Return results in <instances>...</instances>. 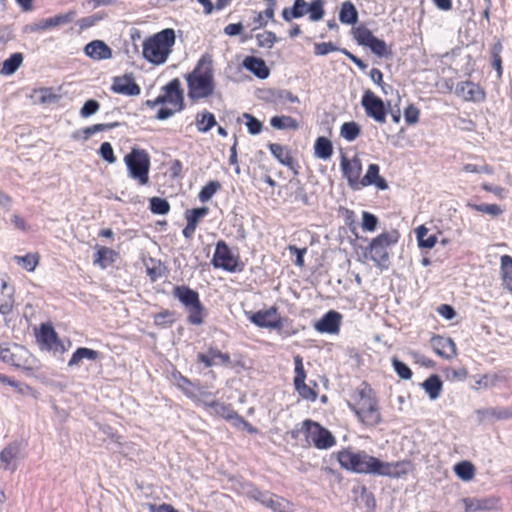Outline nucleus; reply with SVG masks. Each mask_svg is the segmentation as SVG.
I'll return each instance as SVG.
<instances>
[{
    "mask_svg": "<svg viewBox=\"0 0 512 512\" xmlns=\"http://www.w3.org/2000/svg\"><path fill=\"white\" fill-rule=\"evenodd\" d=\"M338 461L342 468L360 474H373L397 477L398 464L382 462L364 451L352 452L343 450L338 453Z\"/></svg>",
    "mask_w": 512,
    "mask_h": 512,
    "instance_id": "1",
    "label": "nucleus"
},
{
    "mask_svg": "<svg viewBox=\"0 0 512 512\" xmlns=\"http://www.w3.org/2000/svg\"><path fill=\"white\" fill-rule=\"evenodd\" d=\"M188 97L196 102L213 95L215 82L213 61L210 55H203L192 72L186 75Z\"/></svg>",
    "mask_w": 512,
    "mask_h": 512,
    "instance_id": "2",
    "label": "nucleus"
},
{
    "mask_svg": "<svg viewBox=\"0 0 512 512\" xmlns=\"http://www.w3.org/2000/svg\"><path fill=\"white\" fill-rule=\"evenodd\" d=\"M351 399L349 407L364 425L374 427L382 421L378 401L370 387L365 385L355 391Z\"/></svg>",
    "mask_w": 512,
    "mask_h": 512,
    "instance_id": "3",
    "label": "nucleus"
},
{
    "mask_svg": "<svg viewBox=\"0 0 512 512\" xmlns=\"http://www.w3.org/2000/svg\"><path fill=\"white\" fill-rule=\"evenodd\" d=\"M175 32L163 29L143 43V57L150 63L160 65L166 62L175 44Z\"/></svg>",
    "mask_w": 512,
    "mask_h": 512,
    "instance_id": "4",
    "label": "nucleus"
},
{
    "mask_svg": "<svg viewBox=\"0 0 512 512\" xmlns=\"http://www.w3.org/2000/svg\"><path fill=\"white\" fill-rule=\"evenodd\" d=\"M398 240V231L391 230L389 232L381 233L371 241L368 248V255L377 267L381 269L388 268L389 248L396 244Z\"/></svg>",
    "mask_w": 512,
    "mask_h": 512,
    "instance_id": "5",
    "label": "nucleus"
},
{
    "mask_svg": "<svg viewBox=\"0 0 512 512\" xmlns=\"http://www.w3.org/2000/svg\"><path fill=\"white\" fill-rule=\"evenodd\" d=\"M124 162L128 169V175L131 178L137 180L140 185L148 184L150 157L145 150L133 148L124 157Z\"/></svg>",
    "mask_w": 512,
    "mask_h": 512,
    "instance_id": "6",
    "label": "nucleus"
},
{
    "mask_svg": "<svg viewBox=\"0 0 512 512\" xmlns=\"http://www.w3.org/2000/svg\"><path fill=\"white\" fill-rule=\"evenodd\" d=\"M163 96L166 98L168 104L173 108L161 107L156 114V119L166 120L173 116L176 112L184 109V96L181 88V82L178 78L171 80L163 88Z\"/></svg>",
    "mask_w": 512,
    "mask_h": 512,
    "instance_id": "7",
    "label": "nucleus"
},
{
    "mask_svg": "<svg viewBox=\"0 0 512 512\" xmlns=\"http://www.w3.org/2000/svg\"><path fill=\"white\" fill-rule=\"evenodd\" d=\"M301 431L305 433L307 441L312 443L317 449H329L336 444L333 434L313 420L307 419L303 421Z\"/></svg>",
    "mask_w": 512,
    "mask_h": 512,
    "instance_id": "8",
    "label": "nucleus"
},
{
    "mask_svg": "<svg viewBox=\"0 0 512 512\" xmlns=\"http://www.w3.org/2000/svg\"><path fill=\"white\" fill-rule=\"evenodd\" d=\"M353 35L359 45L369 47L377 56L383 57L388 54L385 41L375 37L367 27H356L353 30Z\"/></svg>",
    "mask_w": 512,
    "mask_h": 512,
    "instance_id": "9",
    "label": "nucleus"
},
{
    "mask_svg": "<svg viewBox=\"0 0 512 512\" xmlns=\"http://www.w3.org/2000/svg\"><path fill=\"white\" fill-rule=\"evenodd\" d=\"M361 105L368 117L374 119L378 123H385L387 110L384 102L372 91L367 90L364 92Z\"/></svg>",
    "mask_w": 512,
    "mask_h": 512,
    "instance_id": "10",
    "label": "nucleus"
},
{
    "mask_svg": "<svg viewBox=\"0 0 512 512\" xmlns=\"http://www.w3.org/2000/svg\"><path fill=\"white\" fill-rule=\"evenodd\" d=\"M212 264L215 268H222L229 272H235L238 270V256L231 252L230 248L224 241H219L216 244Z\"/></svg>",
    "mask_w": 512,
    "mask_h": 512,
    "instance_id": "11",
    "label": "nucleus"
},
{
    "mask_svg": "<svg viewBox=\"0 0 512 512\" xmlns=\"http://www.w3.org/2000/svg\"><path fill=\"white\" fill-rule=\"evenodd\" d=\"M294 386L299 395L306 400L314 401L317 398V393L314 389L310 388L306 383V372L303 365V358L300 355L294 356Z\"/></svg>",
    "mask_w": 512,
    "mask_h": 512,
    "instance_id": "12",
    "label": "nucleus"
},
{
    "mask_svg": "<svg viewBox=\"0 0 512 512\" xmlns=\"http://www.w3.org/2000/svg\"><path fill=\"white\" fill-rule=\"evenodd\" d=\"M111 90L125 96H138L141 93L140 86L135 82L132 74L114 77Z\"/></svg>",
    "mask_w": 512,
    "mask_h": 512,
    "instance_id": "13",
    "label": "nucleus"
},
{
    "mask_svg": "<svg viewBox=\"0 0 512 512\" xmlns=\"http://www.w3.org/2000/svg\"><path fill=\"white\" fill-rule=\"evenodd\" d=\"M341 168L343 176L347 179L349 186L354 190L359 189L361 187L360 174L362 171L360 161L357 158L350 161L345 156H342Z\"/></svg>",
    "mask_w": 512,
    "mask_h": 512,
    "instance_id": "14",
    "label": "nucleus"
},
{
    "mask_svg": "<svg viewBox=\"0 0 512 512\" xmlns=\"http://www.w3.org/2000/svg\"><path fill=\"white\" fill-rule=\"evenodd\" d=\"M250 321L262 328H281V319L277 314V309L271 307L264 311H257L249 317Z\"/></svg>",
    "mask_w": 512,
    "mask_h": 512,
    "instance_id": "15",
    "label": "nucleus"
},
{
    "mask_svg": "<svg viewBox=\"0 0 512 512\" xmlns=\"http://www.w3.org/2000/svg\"><path fill=\"white\" fill-rule=\"evenodd\" d=\"M465 512L492 511L498 508L499 499L490 497H466L461 500Z\"/></svg>",
    "mask_w": 512,
    "mask_h": 512,
    "instance_id": "16",
    "label": "nucleus"
},
{
    "mask_svg": "<svg viewBox=\"0 0 512 512\" xmlns=\"http://www.w3.org/2000/svg\"><path fill=\"white\" fill-rule=\"evenodd\" d=\"M456 94L465 101L482 102L486 98L484 89L471 81H463L457 84Z\"/></svg>",
    "mask_w": 512,
    "mask_h": 512,
    "instance_id": "17",
    "label": "nucleus"
},
{
    "mask_svg": "<svg viewBox=\"0 0 512 512\" xmlns=\"http://www.w3.org/2000/svg\"><path fill=\"white\" fill-rule=\"evenodd\" d=\"M342 316L336 311H329L317 321L314 328L320 333L337 334L340 329Z\"/></svg>",
    "mask_w": 512,
    "mask_h": 512,
    "instance_id": "18",
    "label": "nucleus"
},
{
    "mask_svg": "<svg viewBox=\"0 0 512 512\" xmlns=\"http://www.w3.org/2000/svg\"><path fill=\"white\" fill-rule=\"evenodd\" d=\"M431 347L433 351L440 357L451 359L456 356V346L451 338L434 335L431 340Z\"/></svg>",
    "mask_w": 512,
    "mask_h": 512,
    "instance_id": "19",
    "label": "nucleus"
},
{
    "mask_svg": "<svg viewBox=\"0 0 512 512\" xmlns=\"http://www.w3.org/2000/svg\"><path fill=\"white\" fill-rule=\"evenodd\" d=\"M85 54L93 60H107L112 57V49L102 40H93L85 45Z\"/></svg>",
    "mask_w": 512,
    "mask_h": 512,
    "instance_id": "20",
    "label": "nucleus"
},
{
    "mask_svg": "<svg viewBox=\"0 0 512 512\" xmlns=\"http://www.w3.org/2000/svg\"><path fill=\"white\" fill-rule=\"evenodd\" d=\"M238 493L247 498L256 501L264 506L268 498H271L272 492L262 491L251 482H240L237 488Z\"/></svg>",
    "mask_w": 512,
    "mask_h": 512,
    "instance_id": "21",
    "label": "nucleus"
},
{
    "mask_svg": "<svg viewBox=\"0 0 512 512\" xmlns=\"http://www.w3.org/2000/svg\"><path fill=\"white\" fill-rule=\"evenodd\" d=\"M379 166L377 164H370L368 166L367 172L364 177L360 181L361 187H367L374 185L379 190L388 189L387 181L379 175Z\"/></svg>",
    "mask_w": 512,
    "mask_h": 512,
    "instance_id": "22",
    "label": "nucleus"
},
{
    "mask_svg": "<svg viewBox=\"0 0 512 512\" xmlns=\"http://www.w3.org/2000/svg\"><path fill=\"white\" fill-rule=\"evenodd\" d=\"M14 306V287L1 279L0 314L8 315Z\"/></svg>",
    "mask_w": 512,
    "mask_h": 512,
    "instance_id": "23",
    "label": "nucleus"
},
{
    "mask_svg": "<svg viewBox=\"0 0 512 512\" xmlns=\"http://www.w3.org/2000/svg\"><path fill=\"white\" fill-rule=\"evenodd\" d=\"M243 66L259 79H266L270 73L265 61L254 56L246 57L243 61Z\"/></svg>",
    "mask_w": 512,
    "mask_h": 512,
    "instance_id": "24",
    "label": "nucleus"
},
{
    "mask_svg": "<svg viewBox=\"0 0 512 512\" xmlns=\"http://www.w3.org/2000/svg\"><path fill=\"white\" fill-rule=\"evenodd\" d=\"M173 296L178 299L185 308L197 304L200 301L199 294L185 285L175 286L173 288Z\"/></svg>",
    "mask_w": 512,
    "mask_h": 512,
    "instance_id": "25",
    "label": "nucleus"
},
{
    "mask_svg": "<svg viewBox=\"0 0 512 512\" xmlns=\"http://www.w3.org/2000/svg\"><path fill=\"white\" fill-rule=\"evenodd\" d=\"M20 450L21 444L12 442L0 452V460L5 465V469H11L12 471L16 469L15 466L11 467V464L19 457Z\"/></svg>",
    "mask_w": 512,
    "mask_h": 512,
    "instance_id": "26",
    "label": "nucleus"
},
{
    "mask_svg": "<svg viewBox=\"0 0 512 512\" xmlns=\"http://www.w3.org/2000/svg\"><path fill=\"white\" fill-rule=\"evenodd\" d=\"M118 125L119 124L117 122L95 124V125H92V126H89V127H85L82 130L76 131L73 134V138L74 139H78L79 137H81L84 141H86L92 135H94V134H96L98 132H103V131H106V130L113 129V128L117 127Z\"/></svg>",
    "mask_w": 512,
    "mask_h": 512,
    "instance_id": "27",
    "label": "nucleus"
},
{
    "mask_svg": "<svg viewBox=\"0 0 512 512\" xmlns=\"http://www.w3.org/2000/svg\"><path fill=\"white\" fill-rule=\"evenodd\" d=\"M339 20L343 24L354 25L358 21V11L351 1H345L341 4L339 11Z\"/></svg>",
    "mask_w": 512,
    "mask_h": 512,
    "instance_id": "28",
    "label": "nucleus"
},
{
    "mask_svg": "<svg viewBox=\"0 0 512 512\" xmlns=\"http://www.w3.org/2000/svg\"><path fill=\"white\" fill-rule=\"evenodd\" d=\"M268 148L271 154L279 161V163L289 168L293 167L294 161L287 147L281 144L270 143Z\"/></svg>",
    "mask_w": 512,
    "mask_h": 512,
    "instance_id": "29",
    "label": "nucleus"
},
{
    "mask_svg": "<svg viewBox=\"0 0 512 512\" xmlns=\"http://www.w3.org/2000/svg\"><path fill=\"white\" fill-rule=\"evenodd\" d=\"M264 507L270 509L273 512H293V504L285 498L274 493L271 494V498L267 499Z\"/></svg>",
    "mask_w": 512,
    "mask_h": 512,
    "instance_id": "30",
    "label": "nucleus"
},
{
    "mask_svg": "<svg viewBox=\"0 0 512 512\" xmlns=\"http://www.w3.org/2000/svg\"><path fill=\"white\" fill-rule=\"evenodd\" d=\"M478 414L483 418H494L496 420H507L512 418V406L511 407H491L483 410H479Z\"/></svg>",
    "mask_w": 512,
    "mask_h": 512,
    "instance_id": "31",
    "label": "nucleus"
},
{
    "mask_svg": "<svg viewBox=\"0 0 512 512\" xmlns=\"http://www.w3.org/2000/svg\"><path fill=\"white\" fill-rule=\"evenodd\" d=\"M442 386V381L438 375H431L422 383L423 389L431 400H435L440 396Z\"/></svg>",
    "mask_w": 512,
    "mask_h": 512,
    "instance_id": "32",
    "label": "nucleus"
},
{
    "mask_svg": "<svg viewBox=\"0 0 512 512\" xmlns=\"http://www.w3.org/2000/svg\"><path fill=\"white\" fill-rule=\"evenodd\" d=\"M217 124L213 113L203 111L196 115L195 125L199 132L207 133Z\"/></svg>",
    "mask_w": 512,
    "mask_h": 512,
    "instance_id": "33",
    "label": "nucleus"
},
{
    "mask_svg": "<svg viewBox=\"0 0 512 512\" xmlns=\"http://www.w3.org/2000/svg\"><path fill=\"white\" fill-rule=\"evenodd\" d=\"M98 356V351L86 347H80L72 354L68 362V366H77L83 359L94 361Z\"/></svg>",
    "mask_w": 512,
    "mask_h": 512,
    "instance_id": "34",
    "label": "nucleus"
},
{
    "mask_svg": "<svg viewBox=\"0 0 512 512\" xmlns=\"http://www.w3.org/2000/svg\"><path fill=\"white\" fill-rule=\"evenodd\" d=\"M186 310L188 312V322L192 325H201L207 316V310L201 301L186 308Z\"/></svg>",
    "mask_w": 512,
    "mask_h": 512,
    "instance_id": "35",
    "label": "nucleus"
},
{
    "mask_svg": "<svg viewBox=\"0 0 512 512\" xmlns=\"http://www.w3.org/2000/svg\"><path fill=\"white\" fill-rule=\"evenodd\" d=\"M23 54L22 53H19V52H16V53H13L8 59H6L3 64H2V68H1V74L3 75H12L14 74L18 68L22 65L23 63Z\"/></svg>",
    "mask_w": 512,
    "mask_h": 512,
    "instance_id": "36",
    "label": "nucleus"
},
{
    "mask_svg": "<svg viewBox=\"0 0 512 512\" xmlns=\"http://www.w3.org/2000/svg\"><path fill=\"white\" fill-rule=\"evenodd\" d=\"M270 124L273 128L278 130H297L299 128V123L296 119L291 116H274L270 120Z\"/></svg>",
    "mask_w": 512,
    "mask_h": 512,
    "instance_id": "37",
    "label": "nucleus"
},
{
    "mask_svg": "<svg viewBox=\"0 0 512 512\" xmlns=\"http://www.w3.org/2000/svg\"><path fill=\"white\" fill-rule=\"evenodd\" d=\"M501 275L503 285L512 292V257L509 255L501 257Z\"/></svg>",
    "mask_w": 512,
    "mask_h": 512,
    "instance_id": "38",
    "label": "nucleus"
},
{
    "mask_svg": "<svg viewBox=\"0 0 512 512\" xmlns=\"http://www.w3.org/2000/svg\"><path fill=\"white\" fill-rule=\"evenodd\" d=\"M428 232V228L421 225L416 229V237L420 247L431 249L435 246L437 237L436 235H429Z\"/></svg>",
    "mask_w": 512,
    "mask_h": 512,
    "instance_id": "39",
    "label": "nucleus"
},
{
    "mask_svg": "<svg viewBox=\"0 0 512 512\" xmlns=\"http://www.w3.org/2000/svg\"><path fill=\"white\" fill-rule=\"evenodd\" d=\"M333 147L329 139L318 137L315 142V155L320 159H329L332 156Z\"/></svg>",
    "mask_w": 512,
    "mask_h": 512,
    "instance_id": "40",
    "label": "nucleus"
},
{
    "mask_svg": "<svg viewBox=\"0 0 512 512\" xmlns=\"http://www.w3.org/2000/svg\"><path fill=\"white\" fill-rule=\"evenodd\" d=\"M360 133L361 128L359 124L354 121L345 122L340 128V136L349 142L356 140Z\"/></svg>",
    "mask_w": 512,
    "mask_h": 512,
    "instance_id": "41",
    "label": "nucleus"
},
{
    "mask_svg": "<svg viewBox=\"0 0 512 512\" xmlns=\"http://www.w3.org/2000/svg\"><path fill=\"white\" fill-rule=\"evenodd\" d=\"M455 474L463 481H470L475 475V467L469 461H462L454 466Z\"/></svg>",
    "mask_w": 512,
    "mask_h": 512,
    "instance_id": "42",
    "label": "nucleus"
},
{
    "mask_svg": "<svg viewBox=\"0 0 512 512\" xmlns=\"http://www.w3.org/2000/svg\"><path fill=\"white\" fill-rule=\"evenodd\" d=\"M38 338L41 342L52 348L57 342V333L50 324H42Z\"/></svg>",
    "mask_w": 512,
    "mask_h": 512,
    "instance_id": "43",
    "label": "nucleus"
},
{
    "mask_svg": "<svg viewBox=\"0 0 512 512\" xmlns=\"http://www.w3.org/2000/svg\"><path fill=\"white\" fill-rule=\"evenodd\" d=\"M76 16V12L74 10H69L65 14H58L50 18H46V24L48 29L53 27H58L61 25L68 24L73 21Z\"/></svg>",
    "mask_w": 512,
    "mask_h": 512,
    "instance_id": "44",
    "label": "nucleus"
},
{
    "mask_svg": "<svg viewBox=\"0 0 512 512\" xmlns=\"http://www.w3.org/2000/svg\"><path fill=\"white\" fill-rule=\"evenodd\" d=\"M115 252L107 247H101L95 254L94 264L106 268L114 261Z\"/></svg>",
    "mask_w": 512,
    "mask_h": 512,
    "instance_id": "45",
    "label": "nucleus"
},
{
    "mask_svg": "<svg viewBox=\"0 0 512 512\" xmlns=\"http://www.w3.org/2000/svg\"><path fill=\"white\" fill-rule=\"evenodd\" d=\"M466 206L470 209L477 211V212L488 214L493 217H497L500 214H502V212H503L501 207L497 204H474L471 202H467Z\"/></svg>",
    "mask_w": 512,
    "mask_h": 512,
    "instance_id": "46",
    "label": "nucleus"
},
{
    "mask_svg": "<svg viewBox=\"0 0 512 512\" xmlns=\"http://www.w3.org/2000/svg\"><path fill=\"white\" fill-rule=\"evenodd\" d=\"M324 0H313L308 5L309 19L313 22L319 21L324 17Z\"/></svg>",
    "mask_w": 512,
    "mask_h": 512,
    "instance_id": "47",
    "label": "nucleus"
},
{
    "mask_svg": "<svg viewBox=\"0 0 512 512\" xmlns=\"http://www.w3.org/2000/svg\"><path fill=\"white\" fill-rule=\"evenodd\" d=\"M150 210L154 214L165 215L170 210V205L166 199L160 197H152L149 200Z\"/></svg>",
    "mask_w": 512,
    "mask_h": 512,
    "instance_id": "48",
    "label": "nucleus"
},
{
    "mask_svg": "<svg viewBox=\"0 0 512 512\" xmlns=\"http://www.w3.org/2000/svg\"><path fill=\"white\" fill-rule=\"evenodd\" d=\"M220 188L221 185L218 181L208 182L199 192V200L201 202L209 201Z\"/></svg>",
    "mask_w": 512,
    "mask_h": 512,
    "instance_id": "49",
    "label": "nucleus"
},
{
    "mask_svg": "<svg viewBox=\"0 0 512 512\" xmlns=\"http://www.w3.org/2000/svg\"><path fill=\"white\" fill-rule=\"evenodd\" d=\"M210 413L229 420V418H231L232 414L234 413V410L230 405L215 401L212 408L210 409Z\"/></svg>",
    "mask_w": 512,
    "mask_h": 512,
    "instance_id": "50",
    "label": "nucleus"
},
{
    "mask_svg": "<svg viewBox=\"0 0 512 512\" xmlns=\"http://www.w3.org/2000/svg\"><path fill=\"white\" fill-rule=\"evenodd\" d=\"M257 43L259 47L272 48L277 42V37L274 32L264 31L256 35Z\"/></svg>",
    "mask_w": 512,
    "mask_h": 512,
    "instance_id": "51",
    "label": "nucleus"
},
{
    "mask_svg": "<svg viewBox=\"0 0 512 512\" xmlns=\"http://www.w3.org/2000/svg\"><path fill=\"white\" fill-rule=\"evenodd\" d=\"M196 403L202 405L206 409H211L216 400L213 399L212 394L206 391H199L198 394L189 395Z\"/></svg>",
    "mask_w": 512,
    "mask_h": 512,
    "instance_id": "52",
    "label": "nucleus"
},
{
    "mask_svg": "<svg viewBox=\"0 0 512 512\" xmlns=\"http://www.w3.org/2000/svg\"><path fill=\"white\" fill-rule=\"evenodd\" d=\"M501 380V376L497 374H485L476 381L475 388H491L495 387L498 382Z\"/></svg>",
    "mask_w": 512,
    "mask_h": 512,
    "instance_id": "53",
    "label": "nucleus"
},
{
    "mask_svg": "<svg viewBox=\"0 0 512 512\" xmlns=\"http://www.w3.org/2000/svg\"><path fill=\"white\" fill-rule=\"evenodd\" d=\"M106 17V13L97 12L94 15L83 17L78 21L80 29H88Z\"/></svg>",
    "mask_w": 512,
    "mask_h": 512,
    "instance_id": "54",
    "label": "nucleus"
},
{
    "mask_svg": "<svg viewBox=\"0 0 512 512\" xmlns=\"http://www.w3.org/2000/svg\"><path fill=\"white\" fill-rule=\"evenodd\" d=\"M15 260L18 264H21L25 270L32 272L35 270L38 259L35 255L27 254L25 256H15Z\"/></svg>",
    "mask_w": 512,
    "mask_h": 512,
    "instance_id": "55",
    "label": "nucleus"
},
{
    "mask_svg": "<svg viewBox=\"0 0 512 512\" xmlns=\"http://www.w3.org/2000/svg\"><path fill=\"white\" fill-rule=\"evenodd\" d=\"M243 117L246 119V126L250 134L256 135L262 131V122L255 118L253 115L249 113H244Z\"/></svg>",
    "mask_w": 512,
    "mask_h": 512,
    "instance_id": "56",
    "label": "nucleus"
},
{
    "mask_svg": "<svg viewBox=\"0 0 512 512\" xmlns=\"http://www.w3.org/2000/svg\"><path fill=\"white\" fill-rule=\"evenodd\" d=\"M392 365L400 378L408 380L412 377L411 369L404 362L398 360L397 358H393Z\"/></svg>",
    "mask_w": 512,
    "mask_h": 512,
    "instance_id": "57",
    "label": "nucleus"
},
{
    "mask_svg": "<svg viewBox=\"0 0 512 512\" xmlns=\"http://www.w3.org/2000/svg\"><path fill=\"white\" fill-rule=\"evenodd\" d=\"M209 212L208 207L194 208L186 211V220L197 227L198 221Z\"/></svg>",
    "mask_w": 512,
    "mask_h": 512,
    "instance_id": "58",
    "label": "nucleus"
},
{
    "mask_svg": "<svg viewBox=\"0 0 512 512\" xmlns=\"http://www.w3.org/2000/svg\"><path fill=\"white\" fill-rule=\"evenodd\" d=\"M100 109V104L94 99L87 100L82 108L80 109V116L82 118H88L96 114Z\"/></svg>",
    "mask_w": 512,
    "mask_h": 512,
    "instance_id": "59",
    "label": "nucleus"
},
{
    "mask_svg": "<svg viewBox=\"0 0 512 512\" xmlns=\"http://www.w3.org/2000/svg\"><path fill=\"white\" fill-rule=\"evenodd\" d=\"M378 224V218L367 211L362 213V228L363 230L373 232L376 230Z\"/></svg>",
    "mask_w": 512,
    "mask_h": 512,
    "instance_id": "60",
    "label": "nucleus"
},
{
    "mask_svg": "<svg viewBox=\"0 0 512 512\" xmlns=\"http://www.w3.org/2000/svg\"><path fill=\"white\" fill-rule=\"evenodd\" d=\"M274 102L287 100L292 103H298L299 98L288 90H276L271 93Z\"/></svg>",
    "mask_w": 512,
    "mask_h": 512,
    "instance_id": "61",
    "label": "nucleus"
},
{
    "mask_svg": "<svg viewBox=\"0 0 512 512\" xmlns=\"http://www.w3.org/2000/svg\"><path fill=\"white\" fill-rule=\"evenodd\" d=\"M174 321V313L169 310H165L154 316V323L157 326H168L174 323Z\"/></svg>",
    "mask_w": 512,
    "mask_h": 512,
    "instance_id": "62",
    "label": "nucleus"
},
{
    "mask_svg": "<svg viewBox=\"0 0 512 512\" xmlns=\"http://www.w3.org/2000/svg\"><path fill=\"white\" fill-rule=\"evenodd\" d=\"M100 156L110 164L115 163L116 157L112 145L109 142H103L99 148Z\"/></svg>",
    "mask_w": 512,
    "mask_h": 512,
    "instance_id": "63",
    "label": "nucleus"
},
{
    "mask_svg": "<svg viewBox=\"0 0 512 512\" xmlns=\"http://www.w3.org/2000/svg\"><path fill=\"white\" fill-rule=\"evenodd\" d=\"M419 114H420L419 109L415 105L410 104L404 110L405 121L409 125L415 124L419 120Z\"/></svg>",
    "mask_w": 512,
    "mask_h": 512,
    "instance_id": "64",
    "label": "nucleus"
}]
</instances>
